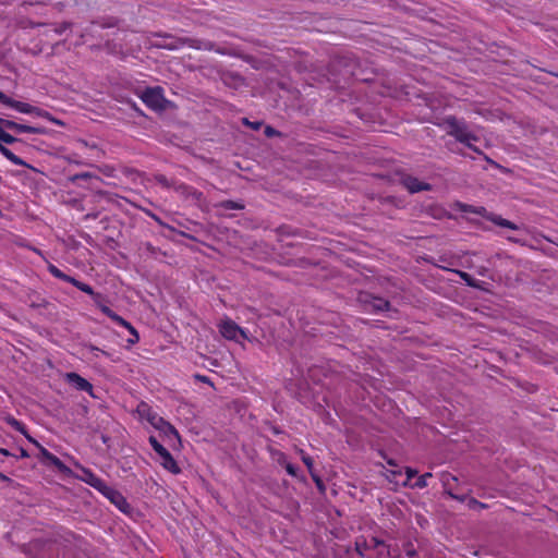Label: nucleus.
<instances>
[{"instance_id":"obj_29","label":"nucleus","mask_w":558,"mask_h":558,"mask_svg":"<svg viewBox=\"0 0 558 558\" xmlns=\"http://www.w3.org/2000/svg\"><path fill=\"white\" fill-rule=\"evenodd\" d=\"M23 141L19 137L13 136L12 134L8 133L7 131H3L2 128H0V143L12 145L14 143H22Z\"/></svg>"},{"instance_id":"obj_50","label":"nucleus","mask_w":558,"mask_h":558,"mask_svg":"<svg viewBox=\"0 0 558 558\" xmlns=\"http://www.w3.org/2000/svg\"><path fill=\"white\" fill-rule=\"evenodd\" d=\"M146 418L154 426V424L157 422V420H160L161 416L158 415L157 413L153 412L150 409H148Z\"/></svg>"},{"instance_id":"obj_14","label":"nucleus","mask_w":558,"mask_h":558,"mask_svg":"<svg viewBox=\"0 0 558 558\" xmlns=\"http://www.w3.org/2000/svg\"><path fill=\"white\" fill-rule=\"evenodd\" d=\"M473 214L482 216L486 220H488V221L493 222L494 225H496L498 227H501V228H507V229H510V230H519L520 229V227L518 225H515L514 222H512V221H510L508 219L502 218L500 215H497L495 213L488 211L483 206L476 207V209L473 210Z\"/></svg>"},{"instance_id":"obj_2","label":"nucleus","mask_w":558,"mask_h":558,"mask_svg":"<svg viewBox=\"0 0 558 558\" xmlns=\"http://www.w3.org/2000/svg\"><path fill=\"white\" fill-rule=\"evenodd\" d=\"M360 62L353 52H344L332 58L330 68L339 72L345 80L354 78L361 82H368L371 78L363 76L360 72Z\"/></svg>"},{"instance_id":"obj_41","label":"nucleus","mask_w":558,"mask_h":558,"mask_svg":"<svg viewBox=\"0 0 558 558\" xmlns=\"http://www.w3.org/2000/svg\"><path fill=\"white\" fill-rule=\"evenodd\" d=\"M468 508L470 510H476V509H486L488 506L484 502L478 501L476 498L470 497L468 499Z\"/></svg>"},{"instance_id":"obj_38","label":"nucleus","mask_w":558,"mask_h":558,"mask_svg":"<svg viewBox=\"0 0 558 558\" xmlns=\"http://www.w3.org/2000/svg\"><path fill=\"white\" fill-rule=\"evenodd\" d=\"M143 247L150 257H156L158 254L166 256V253H162L161 248L154 246L150 242L143 243Z\"/></svg>"},{"instance_id":"obj_7","label":"nucleus","mask_w":558,"mask_h":558,"mask_svg":"<svg viewBox=\"0 0 558 558\" xmlns=\"http://www.w3.org/2000/svg\"><path fill=\"white\" fill-rule=\"evenodd\" d=\"M148 441L155 452L161 458V465L172 474H180L182 470L178 465L170 451L163 447L155 436H150Z\"/></svg>"},{"instance_id":"obj_43","label":"nucleus","mask_w":558,"mask_h":558,"mask_svg":"<svg viewBox=\"0 0 558 558\" xmlns=\"http://www.w3.org/2000/svg\"><path fill=\"white\" fill-rule=\"evenodd\" d=\"M403 548H404L405 555L409 558H414L417 556V551H416L414 545L412 544V542L409 541V542L404 543Z\"/></svg>"},{"instance_id":"obj_39","label":"nucleus","mask_w":558,"mask_h":558,"mask_svg":"<svg viewBox=\"0 0 558 558\" xmlns=\"http://www.w3.org/2000/svg\"><path fill=\"white\" fill-rule=\"evenodd\" d=\"M456 272L459 275V277L469 286L472 288H476L477 283L476 280L468 272L462 270H456Z\"/></svg>"},{"instance_id":"obj_8","label":"nucleus","mask_w":558,"mask_h":558,"mask_svg":"<svg viewBox=\"0 0 558 558\" xmlns=\"http://www.w3.org/2000/svg\"><path fill=\"white\" fill-rule=\"evenodd\" d=\"M37 459L43 465L47 468H54L60 474H63L65 476L73 475L72 470L45 447H40V451L37 454Z\"/></svg>"},{"instance_id":"obj_4","label":"nucleus","mask_w":558,"mask_h":558,"mask_svg":"<svg viewBox=\"0 0 558 558\" xmlns=\"http://www.w3.org/2000/svg\"><path fill=\"white\" fill-rule=\"evenodd\" d=\"M138 97L149 109L156 112L175 108L174 102L165 97V90L161 86L146 87Z\"/></svg>"},{"instance_id":"obj_36","label":"nucleus","mask_w":558,"mask_h":558,"mask_svg":"<svg viewBox=\"0 0 558 558\" xmlns=\"http://www.w3.org/2000/svg\"><path fill=\"white\" fill-rule=\"evenodd\" d=\"M405 480L402 482L403 487H411L413 483H411V480L417 475V470L407 466L405 468Z\"/></svg>"},{"instance_id":"obj_1","label":"nucleus","mask_w":558,"mask_h":558,"mask_svg":"<svg viewBox=\"0 0 558 558\" xmlns=\"http://www.w3.org/2000/svg\"><path fill=\"white\" fill-rule=\"evenodd\" d=\"M155 37L159 38V40H157L154 46L159 49L178 50L187 46L196 50L211 51L215 48V43L210 40L192 37H178L168 33H158L155 35Z\"/></svg>"},{"instance_id":"obj_64","label":"nucleus","mask_w":558,"mask_h":558,"mask_svg":"<svg viewBox=\"0 0 558 558\" xmlns=\"http://www.w3.org/2000/svg\"><path fill=\"white\" fill-rule=\"evenodd\" d=\"M270 430H271V432H272V434H275V435H280V434H282V433H283V430H282L279 426H277V425H271V426H270Z\"/></svg>"},{"instance_id":"obj_55","label":"nucleus","mask_w":558,"mask_h":558,"mask_svg":"<svg viewBox=\"0 0 558 558\" xmlns=\"http://www.w3.org/2000/svg\"><path fill=\"white\" fill-rule=\"evenodd\" d=\"M194 377L197 381L205 383V384L213 386L210 378L205 375L196 374Z\"/></svg>"},{"instance_id":"obj_35","label":"nucleus","mask_w":558,"mask_h":558,"mask_svg":"<svg viewBox=\"0 0 558 558\" xmlns=\"http://www.w3.org/2000/svg\"><path fill=\"white\" fill-rule=\"evenodd\" d=\"M302 462L306 465L308 473H312L314 470V460L311 456H308L303 449L299 450Z\"/></svg>"},{"instance_id":"obj_26","label":"nucleus","mask_w":558,"mask_h":558,"mask_svg":"<svg viewBox=\"0 0 558 558\" xmlns=\"http://www.w3.org/2000/svg\"><path fill=\"white\" fill-rule=\"evenodd\" d=\"M0 104L10 107L20 112L23 101L15 100L0 90Z\"/></svg>"},{"instance_id":"obj_11","label":"nucleus","mask_w":558,"mask_h":558,"mask_svg":"<svg viewBox=\"0 0 558 558\" xmlns=\"http://www.w3.org/2000/svg\"><path fill=\"white\" fill-rule=\"evenodd\" d=\"M0 128H2L3 131L10 130V131L14 132L15 134H22V133L40 134V135L48 134V130L44 126L27 125V124L19 123L13 120L4 119V118H0Z\"/></svg>"},{"instance_id":"obj_51","label":"nucleus","mask_w":558,"mask_h":558,"mask_svg":"<svg viewBox=\"0 0 558 558\" xmlns=\"http://www.w3.org/2000/svg\"><path fill=\"white\" fill-rule=\"evenodd\" d=\"M146 418L154 426V424L157 422V420H160L161 416L158 415L157 413L153 412L150 409H148Z\"/></svg>"},{"instance_id":"obj_45","label":"nucleus","mask_w":558,"mask_h":558,"mask_svg":"<svg viewBox=\"0 0 558 558\" xmlns=\"http://www.w3.org/2000/svg\"><path fill=\"white\" fill-rule=\"evenodd\" d=\"M49 272L57 279H60L63 281V278L65 276V272H63L61 269H59L57 266L50 264L48 267Z\"/></svg>"},{"instance_id":"obj_25","label":"nucleus","mask_w":558,"mask_h":558,"mask_svg":"<svg viewBox=\"0 0 558 558\" xmlns=\"http://www.w3.org/2000/svg\"><path fill=\"white\" fill-rule=\"evenodd\" d=\"M102 314H105L107 317H109L112 322H114L119 326L124 327V328H129L130 322L124 319L122 316L118 315L110 307L102 308Z\"/></svg>"},{"instance_id":"obj_19","label":"nucleus","mask_w":558,"mask_h":558,"mask_svg":"<svg viewBox=\"0 0 558 558\" xmlns=\"http://www.w3.org/2000/svg\"><path fill=\"white\" fill-rule=\"evenodd\" d=\"M154 428L158 429L169 439L175 438L178 441H181V437L177 428L168 421H166L162 416L160 420L154 424Z\"/></svg>"},{"instance_id":"obj_6","label":"nucleus","mask_w":558,"mask_h":558,"mask_svg":"<svg viewBox=\"0 0 558 558\" xmlns=\"http://www.w3.org/2000/svg\"><path fill=\"white\" fill-rule=\"evenodd\" d=\"M445 122L450 129L448 134L466 147H471V141H475L477 138L474 134L468 132L465 124L459 122L454 116L447 117Z\"/></svg>"},{"instance_id":"obj_44","label":"nucleus","mask_w":558,"mask_h":558,"mask_svg":"<svg viewBox=\"0 0 558 558\" xmlns=\"http://www.w3.org/2000/svg\"><path fill=\"white\" fill-rule=\"evenodd\" d=\"M80 291L88 294V295H93L95 293V290L93 289L92 286H89L88 283H85L83 281H78V283L76 284V287Z\"/></svg>"},{"instance_id":"obj_24","label":"nucleus","mask_w":558,"mask_h":558,"mask_svg":"<svg viewBox=\"0 0 558 558\" xmlns=\"http://www.w3.org/2000/svg\"><path fill=\"white\" fill-rule=\"evenodd\" d=\"M154 181L163 189H173L175 191V186L179 185V181L175 179H168L162 173L154 174Z\"/></svg>"},{"instance_id":"obj_54","label":"nucleus","mask_w":558,"mask_h":558,"mask_svg":"<svg viewBox=\"0 0 558 558\" xmlns=\"http://www.w3.org/2000/svg\"><path fill=\"white\" fill-rule=\"evenodd\" d=\"M290 229H291V228H290V227H288V226H280V227L278 228V230H277V231H278L280 234L294 235L295 233H294V232H292Z\"/></svg>"},{"instance_id":"obj_9","label":"nucleus","mask_w":558,"mask_h":558,"mask_svg":"<svg viewBox=\"0 0 558 558\" xmlns=\"http://www.w3.org/2000/svg\"><path fill=\"white\" fill-rule=\"evenodd\" d=\"M219 331L227 340H232L239 343H241L242 340L248 339L247 331L230 318L221 322L219 325Z\"/></svg>"},{"instance_id":"obj_34","label":"nucleus","mask_w":558,"mask_h":558,"mask_svg":"<svg viewBox=\"0 0 558 558\" xmlns=\"http://www.w3.org/2000/svg\"><path fill=\"white\" fill-rule=\"evenodd\" d=\"M89 179L99 180V177L92 174L90 172H81L70 177L72 183H78L80 181H87Z\"/></svg>"},{"instance_id":"obj_18","label":"nucleus","mask_w":558,"mask_h":558,"mask_svg":"<svg viewBox=\"0 0 558 558\" xmlns=\"http://www.w3.org/2000/svg\"><path fill=\"white\" fill-rule=\"evenodd\" d=\"M65 379L76 390L88 392L92 397H95L93 393V385L80 374L74 372L66 373Z\"/></svg>"},{"instance_id":"obj_15","label":"nucleus","mask_w":558,"mask_h":558,"mask_svg":"<svg viewBox=\"0 0 558 558\" xmlns=\"http://www.w3.org/2000/svg\"><path fill=\"white\" fill-rule=\"evenodd\" d=\"M401 185L411 194L418 192L432 191V184L420 181L416 177L411 174H402L400 178Z\"/></svg>"},{"instance_id":"obj_22","label":"nucleus","mask_w":558,"mask_h":558,"mask_svg":"<svg viewBox=\"0 0 558 558\" xmlns=\"http://www.w3.org/2000/svg\"><path fill=\"white\" fill-rule=\"evenodd\" d=\"M215 208L225 210H243L245 208V204L242 199H226L215 204Z\"/></svg>"},{"instance_id":"obj_23","label":"nucleus","mask_w":558,"mask_h":558,"mask_svg":"<svg viewBox=\"0 0 558 558\" xmlns=\"http://www.w3.org/2000/svg\"><path fill=\"white\" fill-rule=\"evenodd\" d=\"M267 451L269 452L271 460L278 465L283 468L289 462L287 454L281 450L268 446Z\"/></svg>"},{"instance_id":"obj_59","label":"nucleus","mask_w":558,"mask_h":558,"mask_svg":"<svg viewBox=\"0 0 558 558\" xmlns=\"http://www.w3.org/2000/svg\"><path fill=\"white\" fill-rule=\"evenodd\" d=\"M421 97L427 107L433 108V97L430 95L424 94Z\"/></svg>"},{"instance_id":"obj_13","label":"nucleus","mask_w":558,"mask_h":558,"mask_svg":"<svg viewBox=\"0 0 558 558\" xmlns=\"http://www.w3.org/2000/svg\"><path fill=\"white\" fill-rule=\"evenodd\" d=\"M100 494L109 499L122 513L129 514L132 511V506L128 502L122 493L116 488L107 485Z\"/></svg>"},{"instance_id":"obj_16","label":"nucleus","mask_w":558,"mask_h":558,"mask_svg":"<svg viewBox=\"0 0 558 558\" xmlns=\"http://www.w3.org/2000/svg\"><path fill=\"white\" fill-rule=\"evenodd\" d=\"M20 112L25 113V114H33V116L46 119L57 125H61V126L64 125V123L60 119L54 118L49 111L41 109L39 107L33 106L27 102L22 104Z\"/></svg>"},{"instance_id":"obj_47","label":"nucleus","mask_w":558,"mask_h":558,"mask_svg":"<svg viewBox=\"0 0 558 558\" xmlns=\"http://www.w3.org/2000/svg\"><path fill=\"white\" fill-rule=\"evenodd\" d=\"M401 475H402L401 470H388L386 477L389 482H396V484H398V481L396 478H397V476H401Z\"/></svg>"},{"instance_id":"obj_32","label":"nucleus","mask_w":558,"mask_h":558,"mask_svg":"<svg viewBox=\"0 0 558 558\" xmlns=\"http://www.w3.org/2000/svg\"><path fill=\"white\" fill-rule=\"evenodd\" d=\"M363 546L369 547L371 549H377L379 547H388L384 539L378 537H372L369 541L363 539Z\"/></svg>"},{"instance_id":"obj_40","label":"nucleus","mask_w":558,"mask_h":558,"mask_svg":"<svg viewBox=\"0 0 558 558\" xmlns=\"http://www.w3.org/2000/svg\"><path fill=\"white\" fill-rule=\"evenodd\" d=\"M310 475H311L312 480L314 481L319 493L324 494L326 490V485H325L323 478L316 473V471H313L312 473H310Z\"/></svg>"},{"instance_id":"obj_49","label":"nucleus","mask_w":558,"mask_h":558,"mask_svg":"<svg viewBox=\"0 0 558 558\" xmlns=\"http://www.w3.org/2000/svg\"><path fill=\"white\" fill-rule=\"evenodd\" d=\"M471 150H473L474 153L481 155L484 157V159L492 163L493 166H498L494 160H492L488 156H486L478 147L474 146L472 143H471V147H469Z\"/></svg>"},{"instance_id":"obj_31","label":"nucleus","mask_w":558,"mask_h":558,"mask_svg":"<svg viewBox=\"0 0 558 558\" xmlns=\"http://www.w3.org/2000/svg\"><path fill=\"white\" fill-rule=\"evenodd\" d=\"M433 477V474L429 472L424 473L423 475L418 476L416 481L411 485V488H417L422 489L425 488L427 484V478Z\"/></svg>"},{"instance_id":"obj_48","label":"nucleus","mask_w":558,"mask_h":558,"mask_svg":"<svg viewBox=\"0 0 558 558\" xmlns=\"http://www.w3.org/2000/svg\"><path fill=\"white\" fill-rule=\"evenodd\" d=\"M243 123L245 125H248L252 130H255V131H258L264 125L263 121L251 122L247 118L243 119Z\"/></svg>"},{"instance_id":"obj_3","label":"nucleus","mask_w":558,"mask_h":558,"mask_svg":"<svg viewBox=\"0 0 558 558\" xmlns=\"http://www.w3.org/2000/svg\"><path fill=\"white\" fill-rule=\"evenodd\" d=\"M28 558H58L59 548L51 538H36L21 546Z\"/></svg>"},{"instance_id":"obj_17","label":"nucleus","mask_w":558,"mask_h":558,"mask_svg":"<svg viewBox=\"0 0 558 558\" xmlns=\"http://www.w3.org/2000/svg\"><path fill=\"white\" fill-rule=\"evenodd\" d=\"M82 539L83 537L81 535L75 534L74 532L65 529H61L60 531H58L54 534L53 538H51V541L56 542L57 547L58 545H77L80 542H82Z\"/></svg>"},{"instance_id":"obj_5","label":"nucleus","mask_w":558,"mask_h":558,"mask_svg":"<svg viewBox=\"0 0 558 558\" xmlns=\"http://www.w3.org/2000/svg\"><path fill=\"white\" fill-rule=\"evenodd\" d=\"M357 300L364 306V310L369 313L378 314L387 312L389 313V318H395L399 313L397 308L392 307L388 300L369 292H360Z\"/></svg>"},{"instance_id":"obj_37","label":"nucleus","mask_w":558,"mask_h":558,"mask_svg":"<svg viewBox=\"0 0 558 558\" xmlns=\"http://www.w3.org/2000/svg\"><path fill=\"white\" fill-rule=\"evenodd\" d=\"M130 332L131 337L126 340L129 347L136 344L140 341V333L134 328V326L130 323L129 328H126Z\"/></svg>"},{"instance_id":"obj_53","label":"nucleus","mask_w":558,"mask_h":558,"mask_svg":"<svg viewBox=\"0 0 558 558\" xmlns=\"http://www.w3.org/2000/svg\"><path fill=\"white\" fill-rule=\"evenodd\" d=\"M25 438L31 442L33 444L37 449H38V452L40 451V447H44L41 444H39L34 437H32L28 432L26 430V435H24Z\"/></svg>"},{"instance_id":"obj_33","label":"nucleus","mask_w":558,"mask_h":558,"mask_svg":"<svg viewBox=\"0 0 558 558\" xmlns=\"http://www.w3.org/2000/svg\"><path fill=\"white\" fill-rule=\"evenodd\" d=\"M92 299L94 301L95 306L98 307L101 312H102V308L109 307L106 304L107 303L106 295L95 291V293L92 295Z\"/></svg>"},{"instance_id":"obj_60","label":"nucleus","mask_w":558,"mask_h":558,"mask_svg":"<svg viewBox=\"0 0 558 558\" xmlns=\"http://www.w3.org/2000/svg\"><path fill=\"white\" fill-rule=\"evenodd\" d=\"M19 451H20V454L15 456L14 457L15 459H24V458H28L29 457L28 451L26 449H24L23 447H20Z\"/></svg>"},{"instance_id":"obj_20","label":"nucleus","mask_w":558,"mask_h":558,"mask_svg":"<svg viewBox=\"0 0 558 558\" xmlns=\"http://www.w3.org/2000/svg\"><path fill=\"white\" fill-rule=\"evenodd\" d=\"M0 154L5 157L9 161H11L15 166H22L25 168L34 169L31 165H28L21 157L15 155L11 149L0 143Z\"/></svg>"},{"instance_id":"obj_62","label":"nucleus","mask_w":558,"mask_h":558,"mask_svg":"<svg viewBox=\"0 0 558 558\" xmlns=\"http://www.w3.org/2000/svg\"><path fill=\"white\" fill-rule=\"evenodd\" d=\"M177 233H178L179 235L183 236V238L189 239V240L196 241V238H195V236H193L192 234H189V233H186V232H184V231H177Z\"/></svg>"},{"instance_id":"obj_21","label":"nucleus","mask_w":558,"mask_h":558,"mask_svg":"<svg viewBox=\"0 0 558 558\" xmlns=\"http://www.w3.org/2000/svg\"><path fill=\"white\" fill-rule=\"evenodd\" d=\"M221 80L226 86L238 88L243 84V77L239 73L225 72L221 75Z\"/></svg>"},{"instance_id":"obj_30","label":"nucleus","mask_w":558,"mask_h":558,"mask_svg":"<svg viewBox=\"0 0 558 558\" xmlns=\"http://www.w3.org/2000/svg\"><path fill=\"white\" fill-rule=\"evenodd\" d=\"M445 486V494L448 495L451 499H454V500H458L460 502H466L468 504V499L470 498L468 494H458V493H454L449 486L448 484H444Z\"/></svg>"},{"instance_id":"obj_28","label":"nucleus","mask_w":558,"mask_h":558,"mask_svg":"<svg viewBox=\"0 0 558 558\" xmlns=\"http://www.w3.org/2000/svg\"><path fill=\"white\" fill-rule=\"evenodd\" d=\"M4 421L7 424H9L11 427H13L15 430L20 432L23 435H26V426L21 421L16 420L12 415H7L4 417Z\"/></svg>"},{"instance_id":"obj_63","label":"nucleus","mask_w":558,"mask_h":558,"mask_svg":"<svg viewBox=\"0 0 558 558\" xmlns=\"http://www.w3.org/2000/svg\"><path fill=\"white\" fill-rule=\"evenodd\" d=\"M69 27H70V24H69V23H62V24L60 25V27H58V28L56 29V32H57L58 34H62V33H63L65 29H68Z\"/></svg>"},{"instance_id":"obj_56","label":"nucleus","mask_w":558,"mask_h":558,"mask_svg":"<svg viewBox=\"0 0 558 558\" xmlns=\"http://www.w3.org/2000/svg\"><path fill=\"white\" fill-rule=\"evenodd\" d=\"M63 281H64V282H69V283H71V284H73L74 287H76V284L78 283V281H80V280H78V279H76V278H74V277H72V276H70V275H66V274H65V276H64V278H63Z\"/></svg>"},{"instance_id":"obj_52","label":"nucleus","mask_w":558,"mask_h":558,"mask_svg":"<svg viewBox=\"0 0 558 558\" xmlns=\"http://www.w3.org/2000/svg\"><path fill=\"white\" fill-rule=\"evenodd\" d=\"M368 549H371V548H369V547H365V546H363V539H362V541H356V542H355V550L357 551V554H359L360 556H362V557H363V556H364V550H368Z\"/></svg>"},{"instance_id":"obj_42","label":"nucleus","mask_w":558,"mask_h":558,"mask_svg":"<svg viewBox=\"0 0 558 558\" xmlns=\"http://www.w3.org/2000/svg\"><path fill=\"white\" fill-rule=\"evenodd\" d=\"M149 218H151L154 221H156L159 226H162V227H166V228H169L171 231H175L174 228L166 225L161 218L159 216H157L155 213H153L151 210L149 209H142Z\"/></svg>"},{"instance_id":"obj_27","label":"nucleus","mask_w":558,"mask_h":558,"mask_svg":"<svg viewBox=\"0 0 558 558\" xmlns=\"http://www.w3.org/2000/svg\"><path fill=\"white\" fill-rule=\"evenodd\" d=\"M283 468L286 469L287 473L289 475H291L292 477H294L301 482L306 481V476L301 473V470L298 465H295L291 462H288Z\"/></svg>"},{"instance_id":"obj_57","label":"nucleus","mask_w":558,"mask_h":558,"mask_svg":"<svg viewBox=\"0 0 558 558\" xmlns=\"http://www.w3.org/2000/svg\"><path fill=\"white\" fill-rule=\"evenodd\" d=\"M460 208H461V210L463 213H472L473 214V210L476 209V206L468 205V204H461Z\"/></svg>"},{"instance_id":"obj_61","label":"nucleus","mask_w":558,"mask_h":558,"mask_svg":"<svg viewBox=\"0 0 558 558\" xmlns=\"http://www.w3.org/2000/svg\"><path fill=\"white\" fill-rule=\"evenodd\" d=\"M0 481L9 484V485H12L14 482L12 478H10L9 476H7L4 473L0 472Z\"/></svg>"},{"instance_id":"obj_46","label":"nucleus","mask_w":558,"mask_h":558,"mask_svg":"<svg viewBox=\"0 0 558 558\" xmlns=\"http://www.w3.org/2000/svg\"><path fill=\"white\" fill-rule=\"evenodd\" d=\"M264 134L266 137H275V136H281V132L276 130L275 128L270 126V125H266L265 129H264Z\"/></svg>"},{"instance_id":"obj_58","label":"nucleus","mask_w":558,"mask_h":558,"mask_svg":"<svg viewBox=\"0 0 558 558\" xmlns=\"http://www.w3.org/2000/svg\"><path fill=\"white\" fill-rule=\"evenodd\" d=\"M86 348H88L92 352H100V353H102L104 355L109 356V353H108V352H106V351H104V350H100L98 347H96V345H94V344H92V343L87 344V345H86Z\"/></svg>"},{"instance_id":"obj_12","label":"nucleus","mask_w":558,"mask_h":558,"mask_svg":"<svg viewBox=\"0 0 558 558\" xmlns=\"http://www.w3.org/2000/svg\"><path fill=\"white\" fill-rule=\"evenodd\" d=\"M76 468L81 471L80 474L75 475L77 480L84 482L85 484L89 485L99 493H101L106 488L107 483L102 478L97 476L90 469L85 468L81 464H76Z\"/></svg>"},{"instance_id":"obj_10","label":"nucleus","mask_w":558,"mask_h":558,"mask_svg":"<svg viewBox=\"0 0 558 558\" xmlns=\"http://www.w3.org/2000/svg\"><path fill=\"white\" fill-rule=\"evenodd\" d=\"M175 192L184 199L193 201L194 205H196L202 210H204L207 207V199L204 193L196 190L192 185H189L184 182H180L179 185L175 186Z\"/></svg>"}]
</instances>
